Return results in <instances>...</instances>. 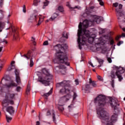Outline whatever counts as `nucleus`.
Returning a JSON list of instances; mask_svg holds the SVG:
<instances>
[{"label": "nucleus", "mask_w": 125, "mask_h": 125, "mask_svg": "<svg viewBox=\"0 0 125 125\" xmlns=\"http://www.w3.org/2000/svg\"><path fill=\"white\" fill-rule=\"evenodd\" d=\"M114 80H112V82H111V86H112L113 88L114 87Z\"/></svg>", "instance_id": "3c124183"}, {"label": "nucleus", "mask_w": 125, "mask_h": 125, "mask_svg": "<svg viewBox=\"0 0 125 125\" xmlns=\"http://www.w3.org/2000/svg\"><path fill=\"white\" fill-rule=\"evenodd\" d=\"M51 93H52V89H51L50 90L48 93L44 94V96H46V97H47L49 96V95L51 94Z\"/></svg>", "instance_id": "7c9ffc66"}, {"label": "nucleus", "mask_w": 125, "mask_h": 125, "mask_svg": "<svg viewBox=\"0 0 125 125\" xmlns=\"http://www.w3.org/2000/svg\"><path fill=\"white\" fill-rule=\"evenodd\" d=\"M21 57H23V56H24V57H26L27 60L30 59L29 66L30 67L34 66V62H33V57H34V53H33V52H32V51H28L27 54L24 55L23 56L21 55Z\"/></svg>", "instance_id": "9b49d317"}, {"label": "nucleus", "mask_w": 125, "mask_h": 125, "mask_svg": "<svg viewBox=\"0 0 125 125\" xmlns=\"http://www.w3.org/2000/svg\"><path fill=\"white\" fill-rule=\"evenodd\" d=\"M110 63H112V60L111 59V58L110 59Z\"/></svg>", "instance_id": "0e129e2a"}, {"label": "nucleus", "mask_w": 125, "mask_h": 125, "mask_svg": "<svg viewBox=\"0 0 125 125\" xmlns=\"http://www.w3.org/2000/svg\"><path fill=\"white\" fill-rule=\"evenodd\" d=\"M20 90H21V87L20 86H18L16 88V91L18 92H19L20 91Z\"/></svg>", "instance_id": "c03bdc74"}, {"label": "nucleus", "mask_w": 125, "mask_h": 125, "mask_svg": "<svg viewBox=\"0 0 125 125\" xmlns=\"http://www.w3.org/2000/svg\"><path fill=\"white\" fill-rule=\"evenodd\" d=\"M30 90H31V87L30 86V85H28L26 91V94H27V95H29V94H30Z\"/></svg>", "instance_id": "bb28decb"}, {"label": "nucleus", "mask_w": 125, "mask_h": 125, "mask_svg": "<svg viewBox=\"0 0 125 125\" xmlns=\"http://www.w3.org/2000/svg\"><path fill=\"white\" fill-rule=\"evenodd\" d=\"M2 90H3V87L0 86V91L2 92Z\"/></svg>", "instance_id": "bf43d9fd"}, {"label": "nucleus", "mask_w": 125, "mask_h": 125, "mask_svg": "<svg viewBox=\"0 0 125 125\" xmlns=\"http://www.w3.org/2000/svg\"><path fill=\"white\" fill-rule=\"evenodd\" d=\"M4 63H5V61H4V60L2 61L0 63V73L1 72V70H2V68H3V66H4Z\"/></svg>", "instance_id": "b1692460"}, {"label": "nucleus", "mask_w": 125, "mask_h": 125, "mask_svg": "<svg viewBox=\"0 0 125 125\" xmlns=\"http://www.w3.org/2000/svg\"><path fill=\"white\" fill-rule=\"evenodd\" d=\"M89 84L85 85L86 90H88V89H90V88H92V87L91 86V85L92 86H93V87H96L97 85L96 84V83H95V82L94 81H92V80H91V78H90L89 79Z\"/></svg>", "instance_id": "4468645a"}, {"label": "nucleus", "mask_w": 125, "mask_h": 125, "mask_svg": "<svg viewBox=\"0 0 125 125\" xmlns=\"http://www.w3.org/2000/svg\"><path fill=\"white\" fill-rule=\"evenodd\" d=\"M90 21L85 20L83 21V23L80 22L78 26L79 30L78 31V42L79 49H82V45H86L87 42L89 43H93V42L95 41L94 38L92 36L89 31L86 30V28H88L89 26H91L94 22L97 24H99L101 21V18L98 16H93ZM83 27V29L82 28Z\"/></svg>", "instance_id": "f257e3e1"}, {"label": "nucleus", "mask_w": 125, "mask_h": 125, "mask_svg": "<svg viewBox=\"0 0 125 125\" xmlns=\"http://www.w3.org/2000/svg\"><path fill=\"white\" fill-rule=\"evenodd\" d=\"M43 45H48V41H46L43 42Z\"/></svg>", "instance_id": "09e8293b"}, {"label": "nucleus", "mask_w": 125, "mask_h": 125, "mask_svg": "<svg viewBox=\"0 0 125 125\" xmlns=\"http://www.w3.org/2000/svg\"><path fill=\"white\" fill-rule=\"evenodd\" d=\"M61 47H62V46L61 45V44H57L54 46L55 48H58V49H60Z\"/></svg>", "instance_id": "4c0bfd02"}, {"label": "nucleus", "mask_w": 125, "mask_h": 125, "mask_svg": "<svg viewBox=\"0 0 125 125\" xmlns=\"http://www.w3.org/2000/svg\"><path fill=\"white\" fill-rule=\"evenodd\" d=\"M89 64L92 67H93V68H94V65H93V64H92V63H91V62H89Z\"/></svg>", "instance_id": "4d7b16f0"}, {"label": "nucleus", "mask_w": 125, "mask_h": 125, "mask_svg": "<svg viewBox=\"0 0 125 125\" xmlns=\"http://www.w3.org/2000/svg\"><path fill=\"white\" fill-rule=\"evenodd\" d=\"M58 16V14L56 13L53 14V15L52 16V17L50 19V21H53L55 18H56Z\"/></svg>", "instance_id": "393cba45"}, {"label": "nucleus", "mask_w": 125, "mask_h": 125, "mask_svg": "<svg viewBox=\"0 0 125 125\" xmlns=\"http://www.w3.org/2000/svg\"><path fill=\"white\" fill-rule=\"evenodd\" d=\"M110 105L112 109L114 111L113 115L110 118V125H114V123L117 121V118L118 117V114L120 113L121 109L119 107L120 106V103L118 102L115 98H110Z\"/></svg>", "instance_id": "20e7f679"}, {"label": "nucleus", "mask_w": 125, "mask_h": 125, "mask_svg": "<svg viewBox=\"0 0 125 125\" xmlns=\"http://www.w3.org/2000/svg\"><path fill=\"white\" fill-rule=\"evenodd\" d=\"M70 98H71L70 95H66V96L60 98L58 102L59 106H64V104L67 102Z\"/></svg>", "instance_id": "f8f14e48"}, {"label": "nucleus", "mask_w": 125, "mask_h": 125, "mask_svg": "<svg viewBox=\"0 0 125 125\" xmlns=\"http://www.w3.org/2000/svg\"><path fill=\"white\" fill-rule=\"evenodd\" d=\"M15 62L14 61H12L11 62V67H14V65H13V64H15Z\"/></svg>", "instance_id": "864d4df0"}, {"label": "nucleus", "mask_w": 125, "mask_h": 125, "mask_svg": "<svg viewBox=\"0 0 125 125\" xmlns=\"http://www.w3.org/2000/svg\"><path fill=\"white\" fill-rule=\"evenodd\" d=\"M75 83H76V85H78V84H79V80H75Z\"/></svg>", "instance_id": "13d9d810"}, {"label": "nucleus", "mask_w": 125, "mask_h": 125, "mask_svg": "<svg viewBox=\"0 0 125 125\" xmlns=\"http://www.w3.org/2000/svg\"><path fill=\"white\" fill-rule=\"evenodd\" d=\"M47 5H48V1L46 0L43 2V5L42 7L43 9H44L45 8V6H47Z\"/></svg>", "instance_id": "72a5a7b5"}, {"label": "nucleus", "mask_w": 125, "mask_h": 125, "mask_svg": "<svg viewBox=\"0 0 125 125\" xmlns=\"http://www.w3.org/2000/svg\"><path fill=\"white\" fill-rule=\"evenodd\" d=\"M95 103H97L99 107L97 109L98 117L102 120L105 125H110V114L109 112L103 108L107 103L106 97L103 95H100L94 100Z\"/></svg>", "instance_id": "f03ea898"}, {"label": "nucleus", "mask_w": 125, "mask_h": 125, "mask_svg": "<svg viewBox=\"0 0 125 125\" xmlns=\"http://www.w3.org/2000/svg\"><path fill=\"white\" fill-rule=\"evenodd\" d=\"M95 40L98 41V42L96 43V46H100L96 48V51H99L101 53L106 54V56L107 61L108 63H110V58L108 57L107 55L109 53V50H108L106 47L104 46L105 43L107 42V41L110 40V36L108 35H103V37L99 39H96Z\"/></svg>", "instance_id": "7ed1b4c3"}, {"label": "nucleus", "mask_w": 125, "mask_h": 125, "mask_svg": "<svg viewBox=\"0 0 125 125\" xmlns=\"http://www.w3.org/2000/svg\"><path fill=\"white\" fill-rule=\"evenodd\" d=\"M97 60H98V62L99 63V64H100V65H102V64H103V62H104L103 60L99 59L97 58Z\"/></svg>", "instance_id": "e433bc0d"}, {"label": "nucleus", "mask_w": 125, "mask_h": 125, "mask_svg": "<svg viewBox=\"0 0 125 125\" xmlns=\"http://www.w3.org/2000/svg\"><path fill=\"white\" fill-rule=\"evenodd\" d=\"M0 43H2L4 44H7V43H8V42H7V40H6L5 39H3L2 40H1L0 41Z\"/></svg>", "instance_id": "473e14b6"}, {"label": "nucleus", "mask_w": 125, "mask_h": 125, "mask_svg": "<svg viewBox=\"0 0 125 125\" xmlns=\"http://www.w3.org/2000/svg\"><path fill=\"white\" fill-rule=\"evenodd\" d=\"M104 33H105V29H101V31L99 32L100 35H102Z\"/></svg>", "instance_id": "49530a36"}, {"label": "nucleus", "mask_w": 125, "mask_h": 125, "mask_svg": "<svg viewBox=\"0 0 125 125\" xmlns=\"http://www.w3.org/2000/svg\"><path fill=\"white\" fill-rule=\"evenodd\" d=\"M22 11L24 12V13H26V6H25V5H24L23 6Z\"/></svg>", "instance_id": "de8ad7c7"}, {"label": "nucleus", "mask_w": 125, "mask_h": 125, "mask_svg": "<svg viewBox=\"0 0 125 125\" xmlns=\"http://www.w3.org/2000/svg\"><path fill=\"white\" fill-rule=\"evenodd\" d=\"M106 78H109L110 77V76L109 75V73H105L104 74Z\"/></svg>", "instance_id": "8fccbe9b"}, {"label": "nucleus", "mask_w": 125, "mask_h": 125, "mask_svg": "<svg viewBox=\"0 0 125 125\" xmlns=\"http://www.w3.org/2000/svg\"><path fill=\"white\" fill-rule=\"evenodd\" d=\"M32 42H33L34 44H36V42H35V38L33 37L32 38Z\"/></svg>", "instance_id": "5fc2aeb1"}, {"label": "nucleus", "mask_w": 125, "mask_h": 125, "mask_svg": "<svg viewBox=\"0 0 125 125\" xmlns=\"http://www.w3.org/2000/svg\"><path fill=\"white\" fill-rule=\"evenodd\" d=\"M2 82H6V83H7V82H8L9 84H6V86L8 88H9L10 87H12L13 86H17V84L14 83V82L13 80L8 81H7V79L3 78L2 81H1V83H2Z\"/></svg>", "instance_id": "ddd939ff"}, {"label": "nucleus", "mask_w": 125, "mask_h": 125, "mask_svg": "<svg viewBox=\"0 0 125 125\" xmlns=\"http://www.w3.org/2000/svg\"><path fill=\"white\" fill-rule=\"evenodd\" d=\"M59 110H60V111H61V112H63V111H64V107H63V105H59Z\"/></svg>", "instance_id": "58836bf2"}, {"label": "nucleus", "mask_w": 125, "mask_h": 125, "mask_svg": "<svg viewBox=\"0 0 125 125\" xmlns=\"http://www.w3.org/2000/svg\"><path fill=\"white\" fill-rule=\"evenodd\" d=\"M114 68L116 69V73L114 72L113 71L111 72V78L114 79L115 78V77L117 76L119 82H121L123 79V77L122 76V74H124V73H125V68L122 67H119L117 66H114Z\"/></svg>", "instance_id": "1a4fd4ad"}, {"label": "nucleus", "mask_w": 125, "mask_h": 125, "mask_svg": "<svg viewBox=\"0 0 125 125\" xmlns=\"http://www.w3.org/2000/svg\"><path fill=\"white\" fill-rule=\"evenodd\" d=\"M6 30H10V31H12L13 33H14L15 32V28H14V27L12 25H10L9 28H7Z\"/></svg>", "instance_id": "c85d7f7f"}, {"label": "nucleus", "mask_w": 125, "mask_h": 125, "mask_svg": "<svg viewBox=\"0 0 125 125\" xmlns=\"http://www.w3.org/2000/svg\"><path fill=\"white\" fill-rule=\"evenodd\" d=\"M71 107H72V104H71L70 105L68 106V108H71Z\"/></svg>", "instance_id": "e2e57ef3"}, {"label": "nucleus", "mask_w": 125, "mask_h": 125, "mask_svg": "<svg viewBox=\"0 0 125 125\" xmlns=\"http://www.w3.org/2000/svg\"><path fill=\"white\" fill-rule=\"evenodd\" d=\"M110 44L111 45V49H112V50H114V49H115V45L114 44V40L113 39H112V38L110 37Z\"/></svg>", "instance_id": "412c9836"}, {"label": "nucleus", "mask_w": 125, "mask_h": 125, "mask_svg": "<svg viewBox=\"0 0 125 125\" xmlns=\"http://www.w3.org/2000/svg\"><path fill=\"white\" fill-rule=\"evenodd\" d=\"M102 0H98V1L100 2V5L103 6L104 5V2H103Z\"/></svg>", "instance_id": "a19ab883"}, {"label": "nucleus", "mask_w": 125, "mask_h": 125, "mask_svg": "<svg viewBox=\"0 0 125 125\" xmlns=\"http://www.w3.org/2000/svg\"><path fill=\"white\" fill-rule=\"evenodd\" d=\"M118 5H119V3L117 2L113 3V6H114V7H117Z\"/></svg>", "instance_id": "603ef678"}, {"label": "nucleus", "mask_w": 125, "mask_h": 125, "mask_svg": "<svg viewBox=\"0 0 125 125\" xmlns=\"http://www.w3.org/2000/svg\"><path fill=\"white\" fill-rule=\"evenodd\" d=\"M49 20H50V19L47 20L46 21V22H48V21H49Z\"/></svg>", "instance_id": "69168bd1"}, {"label": "nucleus", "mask_w": 125, "mask_h": 125, "mask_svg": "<svg viewBox=\"0 0 125 125\" xmlns=\"http://www.w3.org/2000/svg\"><path fill=\"white\" fill-rule=\"evenodd\" d=\"M6 112H8L10 115L14 114V112H15V110H14V107L12 106H9L7 107L6 108Z\"/></svg>", "instance_id": "f3484780"}, {"label": "nucleus", "mask_w": 125, "mask_h": 125, "mask_svg": "<svg viewBox=\"0 0 125 125\" xmlns=\"http://www.w3.org/2000/svg\"><path fill=\"white\" fill-rule=\"evenodd\" d=\"M39 2H41V0H34L33 1V5L35 6H38Z\"/></svg>", "instance_id": "a878e982"}, {"label": "nucleus", "mask_w": 125, "mask_h": 125, "mask_svg": "<svg viewBox=\"0 0 125 125\" xmlns=\"http://www.w3.org/2000/svg\"><path fill=\"white\" fill-rule=\"evenodd\" d=\"M16 82L18 85H20L21 84V79L20 78V76H16Z\"/></svg>", "instance_id": "5701e85b"}, {"label": "nucleus", "mask_w": 125, "mask_h": 125, "mask_svg": "<svg viewBox=\"0 0 125 125\" xmlns=\"http://www.w3.org/2000/svg\"><path fill=\"white\" fill-rule=\"evenodd\" d=\"M16 95V94L12 91H9L6 93L5 99L2 102V110H4L9 104L10 105H13L14 104V101L13 100L15 99Z\"/></svg>", "instance_id": "39448f33"}, {"label": "nucleus", "mask_w": 125, "mask_h": 125, "mask_svg": "<svg viewBox=\"0 0 125 125\" xmlns=\"http://www.w3.org/2000/svg\"><path fill=\"white\" fill-rule=\"evenodd\" d=\"M122 8H123V5H122V4H120L119 5V8H117L116 9L117 15L118 16V17H122V16L124 15V14H123V12H122Z\"/></svg>", "instance_id": "2eb2a0df"}, {"label": "nucleus", "mask_w": 125, "mask_h": 125, "mask_svg": "<svg viewBox=\"0 0 125 125\" xmlns=\"http://www.w3.org/2000/svg\"><path fill=\"white\" fill-rule=\"evenodd\" d=\"M19 73H20L19 70L15 69V74L16 77H20V76H19Z\"/></svg>", "instance_id": "c9c22d12"}, {"label": "nucleus", "mask_w": 125, "mask_h": 125, "mask_svg": "<svg viewBox=\"0 0 125 125\" xmlns=\"http://www.w3.org/2000/svg\"><path fill=\"white\" fill-rule=\"evenodd\" d=\"M51 114L53 118V121L55 123V122H56V119L55 118V112H54V110H52L51 113L50 112V111L48 110L46 112V115L47 116H51Z\"/></svg>", "instance_id": "dca6fc26"}, {"label": "nucleus", "mask_w": 125, "mask_h": 125, "mask_svg": "<svg viewBox=\"0 0 125 125\" xmlns=\"http://www.w3.org/2000/svg\"><path fill=\"white\" fill-rule=\"evenodd\" d=\"M110 35H112V32H110Z\"/></svg>", "instance_id": "774afa93"}, {"label": "nucleus", "mask_w": 125, "mask_h": 125, "mask_svg": "<svg viewBox=\"0 0 125 125\" xmlns=\"http://www.w3.org/2000/svg\"><path fill=\"white\" fill-rule=\"evenodd\" d=\"M93 9H94V6H90L89 8H87V7H86L85 9V13L84 14H84H86V15H89V14H90V13L92 12V10H93Z\"/></svg>", "instance_id": "6ab92c4d"}, {"label": "nucleus", "mask_w": 125, "mask_h": 125, "mask_svg": "<svg viewBox=\"0 0 125 125\" xmlns=\"http://www.w3.org/2000/svg\"><path fill=\"white\" fill-rule=\"evenodd\" d=\"M124 43V41H119L118 43H117V45L118 46H120L121 44H123Z\"/></svg>", "instance_id": "a18cd8bd"}, {"label": "nucleus", "mask_w": 125, "mask_h": 125, "mask_svg": "<svg viewBox=\"0 0 125 125\" xmlns=\"http://www.w3.org/2000/svg\"><path fill=\"white\" fill-rule=\"evenodd\" d=\"M3 1H4V0H0V7L1 8L2 7V5H3Z\"/></svg>", "instance_id": "ea45409f"}, {"label": "nucleus", "mask_w": 125, "mask_h": 125, "mask_svg": "<svg viewBox=\"0 0 125 125\" xmlns=\"http://www.w3.org/2000/svg\"><path fill=\"white\" fill-rule=\"evenodd\" d=\"M75 8H78V9H80V8H81V7L78 8V6H75Z\"/></svg>", "instance_id": "680f3d73"}, {"label": "nucleus", "mask_w": 125, "mask_h": 125, "mask_svg": "<svg viewBox=\"0 0 125 125\" xmlns=\"http://www.w3.org/2000/svg\"><path fill=\"white\" fill-rule=\"evenodd\" d=\"M6 119L7 123H10L12 120V118L7 115H6Z\"/></svg>", "instance_id": "cd10ccee"}, {"label": "nucleus", "mask_w": 125, "mask_h": 125, "mask_svg": "<svg viewBox=\"0 0 125 125\" xmlns=\"http://www.w3.org/2000/svg\"><path fill=\"white\" fill-rule=\"evenodd\" d=\"M37 18H38L37 15H32L28 19V22H33V21H37Z\"/></svg>", "instance_id": "aec40b11"}, {"label": "nucleus", "mask_w": 125, "mask_h": 125, "mask_svg": "<svg viewBox=\"0 0 125 125\" xmlns=\"http://www.w3.org/2000/svg\"><path fill=\"white\" fill-rule=\"evenodd\" d=\"M97 78H98V80H99L100 81H102V77H101V76H98Z\"/></svg>", "instance_id": "6e6d98bb"}, {"label": "nucleus", "mask_w": 125, "mask_h": 125, "mask_svg": "<svg viewBox=\"0 0 125 125\" xmlns=\"http://www.w3.org/2000/svg\"><path fill=\"white\" fill-rule=\"evenodd\" d=\"M13 40L14 41H18V34H14Z\"/></svg>", "instance_id": "f704fd0d"}, {"label": "nucleus", "mask_w": 125, "mask_h": 125, "mask_svg": "<svg viewBox=\"0 0 125 125\" xmlns=\"http://www.w3.org/2000/svg\"><path fill=\"white\" fill-rule=\"evenodd\" d=\"M58 10H59L61 12H63V11H64V8L62 6H59L58 7Z\"/></svg>", "instance_id": "2f4dec72"}, {"label": "nucleus", "mask_w": 125, "mask_h": 125, "mask_svg": "<svg viewBox=\"0 0 125 125\" xmlns=\"http://www.w3.org/2000/svg\"><path fill=\"white\" fill-rule=\"evenodd\" d=\"M32 113H34V112H35V111L34 110H32Z\"/></svg>", "instance_id": "338daca9"}, {"label": "nucleus", "mask_w": 125, "mask_h": 125, "mask_svg": "<svg viewBox=\"0 0 125 125\" xmlns=\"http://www.w3.org/2000/svg\"><path fill=\"white\" fill-rule=\"evenodd\" d=\"M3 47H0V52H1L2 50Z\"/></svg>", "instance_id": "052dcab7"}, {"label": "nucleus", "mask_w": 125, "mask_h": 125, "mask_svg": "<svg viewBox=\"0 0 125 125\" xmlns=\"http://www.w3.org/2000/svg\"><path fill=\"white\" fill-rule=\"evenodd\" d=\"M42 72L44 73V75H45V77H42L41 76L39 77V81L40 83H42L45 85H49V77H50V74L48 72V70H46V68H42Z\"/></svg>", "instance_id": "6e6552de"}, {"label": "nucleus", "mask_w": 125, "mask_h": 125, "mask_svg": "<svg viewBox=\"0 0 125 125\" xmlns=\"http://www.w3.org/2000/svg\"><path fill=\"white\" fill-rule=\"evenodd\" d=\"M69 83H70V81L65 80L57 83V87H62L60 91V93L64 94V93H69L70 92V88L69 87L70 85Z\"/></svg>", "instance_id": "0eeeda50"}, {"label": "nucleus", "mask_w": 125, "mask_h": 125, "mask_svg": "<svg viewBox=\"0 0 125 125\" xmlns=\"http://www.w3.org/2000/svg\"><path fill=\"white\" fill-rule=\"evenodd\" d=\"M77 96H78V95H77V93H76V92H74L73 101H74V100H75V99H76V98H77Z\"/></svg>", "instance_id": "79ce46f5"}, {"label": "nucleus", "mask_w": 125, "mask_h": 125, "mask_svg": "<svg viewBox=\"0 0 125 125\" xmlns=\"http://www.w3.org/2000/svg\"><path fill=\"white\" fill-rule=\"evenodd\" d=\"M68 33L66 32H64L62 33V38H65V39H68Z\"/></svg>", "instance_id": "c756f323"}, {"label": "nucleus", "mask_w": 125, "mask_h": 125, "mask_svg": "<svg viewBox=\"0 0 125 125\" xmlns=\"http://www.w3.org/2000/svg\"><path fill=\"white\" fill-rule=\"evenodd\" d=\"M58 68L60 69V71L62 75H66V73H67V69H66V67L65 66L60 65V66L58 67Z\"/></svg>", "instance_id": "a211bd4d"}, {"label": "nucleus", "mask_w": 125, "mask_h": 125, "mask_svg": "<svg viewBox=\"0 0 125 125\" xmlns=\"http://www.w3.org/2000/svg\"><path fill=\"white\" fill-rule=\"evenodd\" d=\"M3 13H4V11L0 10V14L1 15V16L0 17V33L2 32V30L5 28V23H9V18H10V16H11V15L9 14L6 18L7 21H2L4 18V15Z\"/></svg>", "instance_id": "9d476101"}, {"label": "nucleus", "mask_w": 125, "mask_h": 125, "mask_svg": "<svg viewBox=\"0 0 125 125\" xmlns=\"http://www.w3.org/2000/svg\"><path fill=\"white\" fill-rule=\"evenodd\" d=\"M12 67L13 66H9L7 69V71H8V72L10 71H12V70H13V68H12Z\"/></svg>", "instance_id": "37998d69"}, {"label": "nucleus", "mask_w": 125, "mask_h": 125, "mask_svg": "<svg viewBox=\"0 0 125 125\" xmlns=\"http://www.w3.org/2000/svg\"><path fill=\"white\" fill-rule=\"evenodd\" d=\"M41 17H39V20L38 21V23L37 24V26H40L41 24H42V22L43 21V19H44V16H40Z\"/></svg>", "instance_id": "4be33fe9"}, {"label": "nucleus", "mask_w": 125, "mask_h": 125, "mask_svg": "<svg viewBox=\"0 0 125 125\" xmlns=\"http://www.w3.org/2000/svg\"><path fill=\"white\" fill-rule=\"evenodd\" d=\"M56 59L54 60L55 63H64L66 66H70V62H68V57L63 52H59L56 54Z\"/></svg>", "instance_id": "423d86ee"}]
</instances>
